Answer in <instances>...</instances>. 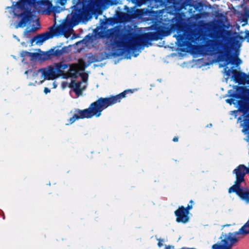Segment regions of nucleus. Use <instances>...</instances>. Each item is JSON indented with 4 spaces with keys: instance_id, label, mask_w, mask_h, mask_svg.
Instances as JSON below:
<instances>
[{
    "instance_id": "46",
    "label": "nucleus",
    "mask_w": 249,
    "mask_h": 249,
    "mask_svg": "<svg viewBox=\"0 0 249 249\" xmlns=\"http://www.w3.org/2000/svg\"><path fill=\"white\" fill-rule=\"evenodd\" d=\"M80 3V0H79V4Z\"/></svg>"
},
{
    "instance_id": "45",
    "label": "nucleus",
    "mask_w": 249,
    "mask_h": 249,
    "mask_svg": "<svg viewBox=\"0 0 249 249\" xmlns=\"http://www.w3.org/2000/svg\"><path fill=\"white\" fill-rule=\"evenodd\" d=\"M75 45H78V42L75 43Z\"/></svg>"
},
{
    "instance_id": "24",
    "label": "nucleus",
    "mask_w": 249,
    "mask_h": 249,
    "mask_svg": "<svg viewBox=\"0 0 249 249\" xmlns=\"http://www.w3.org/2000/svg\"><path fill=\"white\" fill-rule=\"evenodd\" d=\"M191 204H188L186 207H184V209L187 213L189 214V211L193 208L192 204L194 203V201L192 200H191L189 202Z\"/></svg>"
},
{
    "instance_id": "47",
    "label": "nucleus",
    "mask_w": 249,
    "mask_h": 249,
    "mask_svg": "<svg viewBox=\"0 0 249 249\" xmlns=\"http://www.w3.org/2000/svg\"><path fill=\"white\" fill-rule=\"evenodd\" d=\"M80 50L79 49L78 52L80 53Z\"/></svg>"
},
{
    "instance_id": "16",
    "label": "nucleus",
    "mask_w": 249,
    "mask_h": 249,
    "mask_svg": "<svg viewBox=\"0 0 249 249\" xmlns=\"http://www.w3.org/2000/svg\"><path fill=\"white\" fill-rule=\"evenodd\" d=\"M82 62V59L79 58V77H80L81 78V82H87L89 77V75L88 73L85 72H80L81 71H83L82 69L80 67V65Z\"/></svg>"
},
{
    "instance_id": "10",
    "label": "nucleus",
    "mask_w": 249,
    "mask_h": 249,
    "mask_svg": "<svg viewBox=\"0 0 249 249\" xmlns=\"http://www.w3.org/2000/svg\"><path fill=\"white\" fill-rule=\"evenodd\" d=\"M174 213L176 216L177 222L185 224L189 222L190 219L189 213L185 210L183 206H179Z\"/></svg>"
},
{
    "instance_id": "22",
    "label": "nucleus",
    "mask_w": 249,
    "mask_h": 249,
    "mask_svg": "<svg viewBox=\"0 0 249 249\" xmlns=\"http://www.w3.org/2000/svg\"><path fill=\"white\" fill-rule=\"evenodd\" d=\"M239 87H238V88H239ZM237 93H241V90H238V88H237ZM233 93H234L233 92ZM233 94V93L230 95V96L232 97V98H231V99H227L226 100V101L227 103H229V104L230 105H231L232 104H234V99L235 98L234 97H232L231 95Z\"/></svg>"
},
{
    "instance_id": "32",
    "label": "nucleus",
    "mask_w": 249,
    "mask_h": 249,
    "mask_svg": "<svg viewBox=\"0 0 249 249\" xmlns=\"http://www.w3.org/2000/svg\"><path fill=\"white\" fill-rule=\"evenodd\" d=\"M58 0L59 1V3L62 5H64L66 3V1H67V0Z\"/></svg>"
},
{
    "instance_id": "26",
    "label": "nucleus",
    "mask_w": 249,
    "mask_h": 249,
    "mask_svg": "<svg viewBox=\"0 0 249 249\" xmlns=\"http://www.w3.org/2000/svg\"><path fill=\"white\" fill-rule=\"evenodd\" d=\"M98 36L102 38H104L106 36H107V35H106V32L103 31H101L99 33H98Z\"/></svg>"
},
{
    "instance_id": "43",
    "label": "nucleus",
    "mask_w": 249,
    "mask_h": 249,
    "mask_svg": "<svg viewBox=\"0 0 249 249\" xmlns=\"http://www.w3.org/2000/svg\"><path fill=\"white\" fill-rule=\"evenodd\" d=\"M82 41H82H79V44H80Z\"/></svg>"
},
{
    "instance_id": "12",
    "label": "nucleus",
    "mask_w": 249,
    "mask_h": 249,
    "mask_svg": "<svg viewBox=\"0 0 249 249\" xmlns=\"http://www.w3.org/2000/svg\"><path fill=\"white\" fill-rule=\"evenodd\" d=\"M232 73L234 80L239 84H249V75L244 72L238 71L236 70H232Z\"/></svg>"
},
{
    "instance_id": "11",
    "label": "nucleus",
    "mask_w": 249,
    "mask_h": 249,
    "mask_svg": "<svg viewBox=\"0 0 249 249\" xmlns=\"http://www.w3.org/2000/svg\"><path fill=\"white\" fill-rule=\"evenodd\" d=\"M38 72H40L44 79L54 80L57 78L54 65H50L47 67L40 69L38 70Z\"/></svg>"
},
{
    "instance_id": "39",
    "label": "nucleus",
    "mask_w": 249,
    "mask_h": 249,
    "mask_svg": "<svg viewBox=\"0 0 249 249\" xmlns=\"http://www.w3.org/2000/svg\"><path fill=\"white\" fill-rule=\"evenodd\" d=\"M13 37L17 39L18 41H19V39L17 37V36L16 35H13Z\"/></svg>"
},
{
    "instance_id": "19",
    "label": "nucleus",
    "mask_w": 249,
    "mask_h": 249,
    "mask_svg": "<svg viewBox=\"0 0 249 249\" xmlns=\"http://www.w3.org/2000/svg\"><path fill=\"white\" fill-rule=\"evenodd\" d=\"M87 85V82L79 81V97L82 95V91L86 89Z\"/></svg>"
},
{
    "instance_id": "41",
    "label": "nucleus",
    "mask_w": 249,
    "mask_h": 249,
    "mask_svg": "<svg viewBox=\"0 0 249 249\" xmlns=\"http://www.w3.org/2000/svg\"><path fill=\"white\" fill-rule=\"evenodd\" d=\"M53 88H55L56 87V84L55 83V82H53Z\"/></svg>"
},
{
    "instance_id": "13",
    "label": "nucleus",
    "mask_w": 249,
    "mask_h": 249,
    "mask_svg": "<svg viewBox=\"0 0 249 249\" xmlns=\"http://www.w3.org/2000/svg\"><path fill=\"white\" fill-rule=\"evenodd\" d=\"M229 234L231 236L238 239V238L237 236L239 234L245 235L249 234V222L247 221L238 231L233 232H229Z\"/></svg>"
},
{
    "instance_id": "17",
    "label": "nucleus",
    "mask_w": 249,
    "mask_h": 249,
    "mask_svg": "<svg viewBox=\"0 0 249 249\" xmlns=\"http://www.w3.org/2000/svg\"><path fill=\"white\" fill-rule=\"evenodd\" d=\"M242 125L243 126V132L249 131V113L245 116Z\"/></svg>"
},
{
    "instance_id": "25",
    "label": "nucleus",
    "mask_w": 249,
    "mask_h": 249,
    "mask_svg": "<svg viewBox=\"0 0 249 249\" xmlns=\"http://www.w3.org/2000/svg\"><path fill=\"white\" fill-rule=\"evenodd\" d=\"M78 119V113H75L73 116L69 119V124H71Z\"/></svg>"
},
{
    "instance_id": "6",
    "label": "nucleus",
    "mask_w": 249,
    "mask_h": 249,
    "mask_svg": "<svg viewBox=\"0 0 249 249\" xmlns=\"http://www.w3.org/2000/svg\"><path fill=\"white\" fill-rule=\"evenodd\" d=\"M57 78L62 77L64 79L69 77L76 78L78 74V64H69L64 62L54 64Z\"/></svg>"
},
{
    "instance_id": "21",
    "label": "nucleus",
    "mask_w": 249,
    "mask_h": 249,
    "mask_svg": "<svg viewBox=\"0 0 249 249\" xmlns=\"http://www.w3.org/2000/svg\"><path fill=\"white\" fill-rule=\"evenodd\" d=\"M99 4V0H91L89 3V6L90 9H94L96 7L98 6Z\"/></svg>"
},
{
    "instance_id": "2",
    "label": "nucleus",
    "mask_w": 249,
    "mask_h": 249,
    "mask_svg": "<svg viewBox=\"0 0 249 249\" xmlns=\"http://www.w3.org/2000/svg\"><path fill=\"white\" fill-rule=\"evenodd\" d=\"M71 9V13L57 26H55L56 15L54 14V23L49 28V32L36 36L32 39V41H36V44H41L53 36H63L66 38L69 37L73 34V27L78 24V3L72 6Z\"/></svg>"
},
{
    "instance_id": "28",
    "label": "nucleus",
    "mask_w": 249,
    "mask_h": 249,
    "mask_svg": "<svg viewBox=\"0 0 249 249\" xmlns=\"http://www.w3.org/2000/svg\"><path fill=\"white\" fill-rule=\"evenodd\" d=\"M165 1L169 4H171V5H173L174 6H176L175 5V1H176V0H164Z\"/></svg>"
},
{
    "instance_id": "18",
    "label": "nucleus",
    "mask_w": 249,
    "mask_h": 249,
    "mask_svg": "<svg viewBox=\"0 0 249 249\" xmlns=\"http://www.w3.org/2000/svg\"><path fill=\"white\" fill-rule=\"evenodd\" d=\"M240 197L243 199L245 200L247 203H249V191H244L243 189L242 190L239 195H238Z\"/></svg>"
},
{
    "instance_id": "23",
    "label": "nucleus",
    "mask_w": 249,
    "mask_h": 249,
    "mask_svg": "<svg viewBox=\"0 0 249 249\" xmlns=\"http://www.w3.org/2000/svg\"><path fill=\"white\" fill-rule=\"evenodd\" d=\"M35 29H32L29 30L26 29L24 33V36L26 38H29L31 36L32 33L35 32Z\"/></svg>"
},
{
    "instance_id": "3",
    "label": "nucleus",
    "mask_w": 249,
    "mask_h": 249,
    "mask_svg": "<svg viewBox=\"0 0 249 249\" xmlns=\"http://www.w3.org/2000/svg\"><path fill=\"white\" fill-rule=\"evenodd\" d=\"M133 89H126L123 92L114 96L108 97H100L95 102L92 103L88 108L79 110V119L91 118L93 116L99 117L102 111L117 103H120L122 99L126 97L128 93H132Z\"/></svg>"
},
{
    "instance_id": "35",
    "label": "nucleus",
    "mask_w": 249,
    "mask_h": 249,
    "mask_svg": "<svg viewBox=\"0 0 249 249\" xmlns=\"http://www.w3.org/2000/svg\"><path fill=\"white\" fill-rule=\"evenodd\" d=\"M174 247L170 245H168L166 246L165 249H174Z\"/></svg>"
},
{
    "instance_id": "31",
    "label": "nucleus",
    "mask_w": 249,
    "mask_h": 249,
    "mask_svg": "<svg viewBox=\"0 0 249 249\" xmlns=\"http://www.w3.org/2000/svg\"><path fill=\"white\" fill-rule=\"evenodd\" d=\"M183 1V0H176V1H175L176 6H178V5L180 4Z\"/></svg>"
},
{
    "instance_id": "40",
    "label": "nucleus",
    "mask_w": 249,
    "mask_h": 249,
    "mask_svg": "<svg viewBox=\"0 0 249 249\" xmlns=\"http://www.w3.org/2000/svg\"><path fill=\"white\" fill-rule=\"evenodd\" d=\"M78 11H79V14L80 13V12H81V9L79 8V10H78ZM80 15H79V23L80 22Z\"/></svg>"
},
{
    "instance_id": "4",
    "label": "nucleus",
    "mask_w": 249,
    "mask_h": 249,
    "mask_svg": "<svg viewBox=\"0 0 249 249\" xmlns=\"http://www.w3.org/2000/svg\"><path fill=\"white\" fill-rule=\"evenodd\" d=\"M207 36L212 39H208L205 45L202 46V48H206L208 51H210L212 50H214L215 47H217L218 48L217 51L219 61L225 60L226 65L231 63L238 65L241 63V60L238 57L233 56L231 53V48L228 45L221 40L213 39L215 37L214 33H210L207 35Z\"/></svg>"
},
{
    "instance_id": "29",
    "label": "nucleus",
    "mask_w": 249,
    "mask_h": 249,
    "mask_svg": "<svg viewBox=\"0 0 249 249\" xmlns=\"http://www.w3.org/2000/svg\"><path fill=\"white\" fill-rule=\"evenodd\" d=\"M225 72H226V75H227L228 76H230L231 73H232V70H231L230 69H228L227 70V68L225 69Z\"/></svg>"
},
{
    "instance_id": "5",
    "label": "nucleus",
    "mask_w": 249,
    "mask_h": 249,
    "mask_svg": "<svg viewBox=\"0 0 249 249\" xmlns=\"http://www.w3.org/2000/svg\"><path fill=\"white\" fill-rule=\"evenodd\" d=\"M170 34L169 32H163L160 31L149 32L135 36L133 34L130 33L128 36V39H132L129 42V47L132 51H136L138 47L141 46H147L151 43L150 41L158 40L161 38L162 36H167Z\"/></svg>"
},
{
    "instance_id": "7",
    "label": "nucleus",
    "mask_w": 249,
    "mask_h": 249,
    "mask_svg": "<svg viewBox=\"0 0 249 249\" xmlns=\"http://www.w3.org/2000/svg\"><path fill=\"white\" fill-rule=\"evenodd\" d=\"M249 173V167H247L244 164H240L233 171V174H235L236 180L235 184L229 189V193H235L238 196L243 189L241 183L245 181V175Z\"/></svg>"
},
{
    "instance_id": "34",
    "label": "nucleus",
    "mask_w": 249,
    "mask_h": 249,
    "mask_svg": "<svg viewBox=\"0 0 249 249\" xmlns=\"http://www.w3.org/2000/svg\"><path fill=\"white\" fill-rule=\"evenodd\" d=\"M51 91L50 89L48 88H45L44 92L45 94H47L48 93H50Z\"/></svg>"
},
{
    "instance_id": "14",
    "label": "nucleus",
    "mask_w": 249,
    "mask_h": 249,
    "mask_svg": "<svg viewBox=\"0 0 249 249\" xmlns=\"http://www.w3.org/2000/svg\"><path fill=\"white\" fill-rule=\"evenodd\" d=\"M191 36L189 34H183L178 36V40L179 42V46L181 47L186 46L191 40Z\"/></svg>"
},
{
    "instance_id": "38",
    "label": "nucleus",
    "mask_w": 249,
    "mask_h": 249,
    "mask_svg": "<svg viewBox=\"0 0 249 249\" xmlns=\"http://www.w3.org/2000/svg\"><path fill=\"white\" fill-rule=\"evenodd\" d=\"M231 224H226V225H224L222 226L223 228H224V227H230L231 226Z\"/></svg>"
},
{
    "instance_id": "1",
    "label": "nucleus",
    "mask_w": 249,
    "mask_h": 249,
    "mask_svg": "<svg viewBox=\"0 0 249 249\" xmlns=\"http://www.w3.org/2000/svg\"><path fill=\"white\" fill-rule=\"evenodd\" d=\"M11 8L13 9L14 15L21 18V20L15 25L16 29L25 27L31 20L34 12L50 15L53 11V5L49 0L38 1L35 0H20L15 5L13 3Z\"/></svg>"
},
{
    "instance_id": "33",
    "label": "nucleus",
    "mask_w": 249,
    "mask_h": 249,
    "mask_svg": "<svg viewBox=\"0 0 249 249\" xmlns=\"http://www.w3.org/2000/svg\"><path fill=\"white\" fill-rule=\"evenodd\" d=\"M246 38L247 39V41L249 42V31H246Z\"/></svg>"
},
{
    "instance_id": "20",
    "label": "nucleus",
    "mask_w": 249,
    "mask_h": 249,
    "mask_svg": "<svg viewBox=\"0 0 249 249\" xmlns=\"http://www.w3.org/2000/svg\"><path fill=\"white\" fill-rule=\"evenodd\" d=\"M66 52L65 48H63L61 49H56L53 51V55L56 57H60L64 54Z\"/></svg>"
},
{
    "instance_id": "36",
    "label": "nucleus",
    "mask_w": 249,
    "mask_h": 249,
    "mask_svg": "<svg viewBox=\"0 0 249 249\" xmlns=\"http://www.w3.org/2000/svg\"><path fill=\"white\" fill-rule=\"evenodd\" d=\"M174 142H178V138L177 137H175L173 138V140Z\"/></svg>"
},
{
    "instance_id": "8",
    "label": "nucleus",
    "mask_w": 249,
    "mask_h": 249,
    "mask_svg": "<svg viewBox=\"0 0 249 249\" xmlns=\"http://www.w3.org/2000/svg\"><path fill=\"white\" fill-rule=\"evenodd\" d=\"M130 34L125 36L126 40L128 42H124L122 40H114L112 44V55L114 56H120L123 55L126 51L127 49L132 50L129 47V42L132 39H128V36Z\"/></svg>"
},
{
    "instance_id": "9",
    "label": "nucleus",
    "mask_w": 249,
    "mask_h": 249,
    "mask_svg": "<svg viewBox=\"0 0 249 249\" xmlns=\"http://www.w3.org/2000/svg\"><path fill=\"white\" fill-rule=\"evenodd\" d=\"M20 56L22 57V62L24 64H28L29 62H33L35 60L44 61L49 59L47 54H40L39 53H30L23 51Z\"/></svg>"
},
{
    "instance_id": "30",
    "label": "nucleus",
    "mask_w": 249,
    "mask_h": 249,
    "mask_svg": "<svg viewBox=\"0 0 249 249\" xmlns=\"http://www.w3.org/2000/svg\"><path fill=\"white\" fill-rule=\"evenodd\" d=\"M159 242L158 243V245L159 247H161L163 246V244L162 243V242H163V239H160L158 240Z\"/></svg>"
},
{
    "instance_id": "42",
    "label": "nucleus",
    "mask_w": 249,
    "mask_h": 249,
    "mask_svg": "<svg viewBox=\"0 0 249 249\" xmlns=\"http://www.w3.org/2000/svg\"><path fill=\"white\" fill-rule=\"evenodd\" d=\"M212 126V124H208V125H207V126H210V127H211V126Z\"/></svg>"
},
{
    "instance_id": "44",
    "label": "nucleus",
    "mask_w": 249,
    "mask_h": 249,
    "mask_svg": "<svg viewBox=\"0 0 249 249\" xmlns=\"http://www.w3.org/2000/svg\"><path fill=\"white\" fill-rule=\"evenodd\" d=\"M137 55H138V54H135V55H134V56H135V57H136V56H137Z\"/></svg>"
},
{
    "instance_id": "37",
    "label": "nucleus",
    "mask_w": 249,
    "mask_h": 249,
    "mask_svg": "<svg viewBox=\"0 0 249 249\" xmlns=\"http://www.w3.org/2000/svg\"><path fill=\"white\" fill-rule=\"evenodd\" d=\"M32 71L31 70H27L25 72V74L28 75L29 72H31Z\"/></svg>"
},
{
    "instance_id": "15",
    "label": "nucleus",
    "mask_w": 249,
    "mask_h": 249,
    "mask_svg": "<svg viewBox=\"0 0 249 249\" xmlns=\"http://www.w3.org/2000/svg\"><path fill=\"white\" fill-rule=\"evenodd\" d=\"M71 90L70 91V94L71 97L73 98H76L78 97V82H76L74 80H72L69 86Z\"/></svg>"
},
{
    "instance_id": "27",
    "label": "nucleus",
    "mask_w": 249,
    "mask_h": 249,
    "mask_svg": "<svg viewBox=\"0 0 249 249\" xmlns=\"http://www.w3.org/2000/svg\"><path fill=\"white\" fill-rule=\"evenodd\" d=\"M132 1L139 5H141L145 2V0H132Z\"/></svg>"
}]
</instances>
